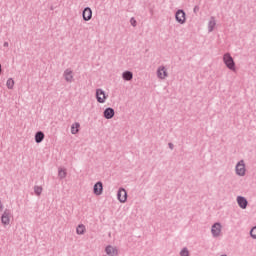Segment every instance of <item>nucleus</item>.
<instances>
[{
	"label": "nucleus",
	"mask_w": 256,
	"mask_h": 256,
	"mask_svg": "<svg viewBox=\"0 0 256 256\" xmlns=\"http://www.w3.org/2000/svg\"><path fill=\"white\" fill-rule=\"evenodd\" d=\"M223 63L226 65L227 69H230V71H237V68L235 67V60H233L231 54H224Z\"/></svg>",
	"instance_id": "f257e3e1"
},
{
	"label": "nucleus",
	"mask_w": 256,
	"mask_h": 256,
	"mask_svg": "<svg viewBox=\"0 0 256 256\" xmlns=\"http://www.w3.org/2000/svg\"><path fill=\"white\" fill-rule=\"evenodd\" d=\"M63 77L66 83H73V81H75V74L73 73V70L70 68L64 71Z\"/></svg>",
	"instance_id": "f03ea898"
},
{
	"label": "nucleus",
	"mask_w": 256,
	"mask_h": 256,
	"mask_svg": "<svg viewBox=\"0 0 256 256\" xmlns=\"http://www.w3.org/2000/svg\"><path fill=\"white\" fill-rule=\"evenodd\" d=\"M96 99L98 103H105V101H107V94H105V91H103L102 89H97Z\"/></svg>",
	"instance_id": "7ed1b4c3"
},
{
	"label": "nucleus",
	"mask_w": 256,
	"mask_h": 256,
	"mask_svg": "<svg viewBox=\"0 0 256 256\" xmlns=\"http://www.w3.org/2000/svg\"><path fill=\"white\" fill-rule=\"evenodd\" d=\"M246 169H245V162L243 160H241L240 162H238V164L236 165V173L237 175H239L240 177H243L245 175Z\"/></svg>",
	"instance_id": "20e7f679"
},
{
	"label": "nucleus",
	"mask_w": 256,
	"mask_h": 256,
	"mask_svg": "<svg viewBox=\"0 0 256 256\" xmlns=\"http://www.w3.org/2000/svg\"><path fill=\"white\" fill-rule=\"evenodd\" d=\"M1 223L4 225H9L11 223V213L5 210L1 216Z\"/></svg>",
	"instance_id": "39448f33"
},
{
	"label": "nucleus",
	"mask_w": 256,
	"mask_h": 256,
	"mask_svg": "<svg viewBox=\"0 0 256 256\" xmlns=\"http://www.w3.org/2000/svg\"><path fill=\"white\" fill-rule=\"evenodd\" d=\"M167 68H165L164 66H160L157 69V77L158 79H167Z\"/></svg>",
	"instance_id": "423d86ee"
},
{
	"label": "nucleus",
	"mask_w": 256,
	"mask_h": 256,
	"mask_svg": "<svg viewBox=\"0 0 256 256\" xmlns=\"http://www.w3.org/2000/svg\"><path fill=\"white\" fill-rule=\"evenodd\" d=\"M82 17L84 21H91V18L93 17V11L91 10V8H85L82 13Z\"/></svg>",
	"instance_id": "0eeeda50"
},
{
	"label": "nucleus",
	"mask_w": 256,
	"mask_h": 256,
	"mask_svg": "<svg viewBox=\"0 0 256 256\" xmlns=\"http://www.w3.org/2000/svg\"><path fill=\"white\" fill-rule=\"evenodd\" d=\"M176 21L180 23V25H183V23H185L186 18H185V12L183 10H178L176 12Z\"/></svg>",
	"instance_id": "6e6552de"
},
{
	"label": "nucleus",
	"mask_w": 256,
	"mask_h": 256,
	"mask_svg": "<svg viewBox=\"0 0 256 256\" xmlns=\"http://www.w3.org/2000/svg\"><path fill=\"white\" fill-rule=\"evenodd\" d=\"M120 203H125L127 201V191L125 189H120L117 194Z\"/></svg>",
	"instance_id": "1a4fd4ad"
},
{
	"label": "nucleus",
	"mask_w": 256,
	"mask_h": 256,
	"mask_svg": "<svg viewBox=\"0 0 256 256\" xmlns=\"http://www.w3.org/2000/svg\"><path fill=\"white\" fill-rule=\"evenodd\" d=\"M94 195H101L103 193V183L97 182L93 189Z\"/></svg>",
	"instance_id": "9d476101"
},
{
	"label": "nucleus",
	"mask_w": 256,
	"mask_h": 256,
	"mask_svg": "<svg viewBox=\"0 0 256 256\" xmlns=\"http://www.w3.org/2000/svg\"><path fill=\"white\" fill-rule=\"evenodd\" d=\"M105 251H106V253L109 256H117V255H119V251L117 250V248H115L113 246H107Z\"/></svg>",
	"instance_id": "9b49d317"
},
{
	"label": "nucleus",
	"mask_w": 256,
	"mask_h": 256,
	"mask_svg": "<svg viewBox=\"0 0 256 256\" xmlns=\"http://www.w3.org/2000/svg\"><path fill=\"white\" fill-rule=\"evenodd\" d=\"M212 234L214 235V237H219V235L221 234V224L216 223L212 226Z\"/></svg>",
	"instance_id": "f8f14e48"
},
{
	"label": "nucleus",
	"mask_w": 256,
	"mask_h": 256,
	"mask_svg": "<svg viewBox=\"0 0 256 256\" xmlns=\"http://www.w3.org/2000/svg\"><path fill=\"white\" fill-rule=\"evenodd\" d=\"M104 117L105 119H113V117H115V110H113V108H107L104 111Z\"/></svg>",
	"instance_id": "ddd939ff"
},
{
	"label": "nucleus",
	"mask_w": 256,
	"mask_h": 256,
	"mask_svg": "<svg viewBox=\"0 0 256 256\" xmlns=\"http://www.w3.org/2000/svg\"><path fill=\"white\" fill-rule=\"evenodd\" d=\"M237 203H238L239 207H241V209L247 208V199H245L244 197L239 196L237 198Z\"/></svg>",
	"instance_id": "4468645a"
},
{
	"label": "nucleus",
	"mask_w": 256,
	"mask_h": 256,
	"mask_svg": "<svg viewBox=\"0 0 256 256\" xmlns=\"http://www.w3.org/2000/svg\"><path fill=\"white\" fill-rule=\"evenodd\" d=\"M87 231V228L83 224H79L76 228L77 235H85V232Z\"/></svg>",
	"instance_id": "2eb2a0df"
},
{
	"label": "nucleus",
	"mask_w": 256,
	"mask_h": 256,
	"mask_svg": "<svg viewBox=\"0 0 256 256\" xmlns=\"http://www.w3.org/2000/svg\"><path fill=\"white\" fill-rule=\"evenodd\" d=\"M79 127H81V124H79V122L72 124L71 126L72 135H77L79 133Z\"/></svg>",
	"instance_id": "dca6fc26"
},
{
	"label": "nucleus",
	"mask_w": 256,
	"mask_h": 256,
	"mask_svg": "<svg viewBox=\"0 0 256 256\" xmlns=\"http://www.w3.org/2000/svg\"><path fill=\"white\" fill-rule=\"evenodd\" d=\"M45 139V134L43 132H37L35 135L36 143H41Z\"/></svg>",
	"instance_id": "f3484780"
},
{
	"label": "nucleus",
	"mask_w": 256,
	"mask_h": 256,
	"mask_svg": "<svg viewBox=\"0 0 256 256\" xmlns=\"http://www.w3.org/2000/svg\"><path fill=\"white\" fill-rule=\"evenodd\" d=\"M122 77L125 81H131L133 79V73L126 71L122 74Z\"/></svg>",
	"instance_id": "a211bd4d"
},
{
	"label": "nucleus",
	"mask_w": 256,
	"mask_h": 256,
	"mask_svg": "<svg viewBox=\"0 0 256 256\" xmlns=\"http://www.w3.org/2000/svg\"><path fill=\"white\" fill-rule=\"evenodd\" d=\"M58 177H60V179H65L67 177V170L63 168H59Z\"/></svg>",
	"instance_id": "6ab92c4d"
},
{
	"label": "nucleus",
	"mask_w": 256,
	"mask_h": 256,
	"mask_svg": "<svg viewBox=\"0 0 256 256\" xmlns=\"http://www.w3.org/2000/svg\"><path fill=\"white\" fill-rule=\"evenodd\" d=\"M215 25H217V23L215 22V19L212 18L208 24V29L210 32L213 31V29H215Z\"/></svg>",
	"instance_id": "aec40b11"
},
{
	"label": "nucleus",
	"mask_w": 256,
	"mask_h": 256,
	"mask_svg": "<svg viewBox=\"0 0 256 256\" xmlns=\"http://www.w3.org/2000/svg\"><path fill=\"white\" fill-rule=\"evenodd\" d=\"M6 85L8 87V89H13L14 85H15V81H13V79H8L6 82Z\"/></svg>",
	"instance_id": "412c9836"
},
{
	"label": "nucleus",
	"mask_w": 256,
	"mask_h": 256,
	"mask_svg": "<svg viewBox=\"0 0 256 256\" xmlns=\"http://www.w3.org/2000/svg\"><path fill=\"white\" fill-rule=\"evenodd\" d=\"M34 193L36 194V195H41V193H43V187H41V186H36L35 188H34Z\"/></svg>",
	"instance_id": "4be33fe9"
},
{
	"label": "nucleus",
	"mask_w": 256,
	"mask_h": 256,
	"mask_svg": "<svg viewBox=\"0 0 256 256\" xmlns=\"http://www.w3.org/2000/svg\"><path fill=\"white\" fill-rule=\"evenodd\" d=\"M250 235L253 239H256V226L251 229Z\"/></svg>",
	"instance_id": "5701e85b"
},
{
	"label": "nucleus",
	"mask_w": 256,
	"mask_h": 256,
	"mask_svg": "<svg viewBox=\"0 0 256 256\" xmlns=\"http://www.w3.org/2000/svg\"><path fill=\"white\" fill-rule=\"evenodd\" d=\"M180 255H181V256H189V250H188V249H183V250L180 252Z\"/></svg>",
	"instance_id": "b1692460"
},
{
	"label": "nucleus",
	"mask_w": 256,
	"mask_h": 256,
	"mask_svg": "<svg viewBox=\"0 0 256 256\" xmlns=\"http://www.w3.org/2000/svg\"><path fill=\"white\" fill-rule=\"evenodd\" d=\"M130 23L133 27L137 25V21L134 18H131Z\"/></svg>",
	"instance_id": "393cba45"
},
{
	"label": "nucleus",
	"mask_w": 256,
	"mask_h": 256,
	"mask_svg": "<svg viewBox=\"0 0 256 256\" xmlns=\"http://www.w3.org/2000/svg\"><path fill=\"white\" fill-rule=\"evenodd\" d=\"M1 211H3V202H1V200H0V213H1Z\"/></svg>",
	"instance_id": "a878e982"
},
{
	"label": "nucleus",
	"mask_w": 256,
	"mask_h": 256,
	"mask_svg": "<svg viewBox=\"0 0 256 256\" xmlns=\"http://www.w3.org/2000/svg\"><path fill=\"white\" fill-rule=\"evenodd\" d=\"M4 47H9V43L5 42Z\"/></svg>",
	"instance_id": "bb28decb"
},
{
	"label": "nucleus",
	"mask_w": 256,
	"mask_h": 256,
	"mask_svg": "<svg viewBox=\"0 0 256 256\" xmlns=\"http://www.w3.org/2000/svg\"><path fill=\"white\" fill-rule=\"evenodd\" d=\"M169 146H170V149H173V144H169Z\"/></svg>",
	"instance_id": "cd10ccee"
}]
</instances>
